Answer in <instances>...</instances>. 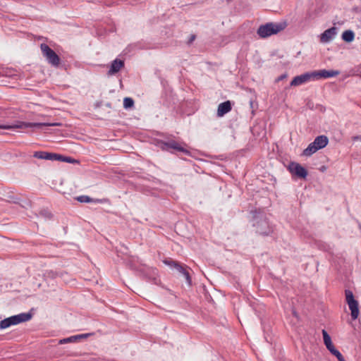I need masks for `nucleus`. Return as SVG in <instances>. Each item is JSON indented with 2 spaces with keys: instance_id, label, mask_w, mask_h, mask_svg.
<instances>
[{
  "instance_id": "nucleus-1",
  "label": "nucleus",
  "mask_w": 361,
  "mask_h": 361,
  "mask_svg": "<svg viewBox=\"0 0 361 361\" xmlns=\"http://www.w3.org/2000/svg\"><path fill=\"white\" fill-rule=\"evenodd\" d=\"M252 226L255 227L256 232L261 235H269L271 232L267 218L259 212L252 213Z\"/></svg>"
},
{
  "instance_id": "nucleus-2",
  "label": "nucleus",
  "mask_w": 361,
  "mask_h": 361,
  "mask_svg": "<svg viewBox=\"0 0 361 361\" xmlns=\"http://www.w3.org/2000/svg\"><path fill=\"white\" fill-rule=\"evenodd\" d=\"M286 27L285 23H269L259 26L257 30V34L262 38L276 35L283 30Z\"/></svg>"
},
{
  "instance_id": "nucleus-3",
  "label": "nucleus",
  "mask_w": 361,
  "mask_h": 361,
  "mask_svg": "<svg viewBox=\"0 0 361 361\" xmlns=\"http://www.w3.org/2000/svg\"><path fill=\"white\" fill-rule=\"evenodd\" d=\"M32 318L30 313H20L6 318L0 322V329H5L11 326L29 321Z\"/></svg>"
},
{
  "instance_id": "nucleus-4",
  "label": "nucleus",
  "mask_w": 361,
  "mask_h": 361,
  "mask_svg": "<svg viewBox=\"0 0 361 361\" xmlns=\"http://www.w3.org/2000/svg\"><path fill=\"white\" fill-rule=\"evenodd\" d=\"M328 138L325 135L317 136L308 147L303 151V155L310 157L319 149L325 147L328 144Z\"/></svg>"
},
{
  "instance_id": "nucleus-5",
  "label": "nucleus",
  "mask_w": 361,
  "mask_h": 361,
  "mask_svg": "<svg viewBox=\"0 0 361 361\" xmlns=\"http://www.w3.org/2000/svg\"><path fill=\"white\" fill-rule=\"evenodd\" d=\"M57 126L56 123H27L23 121H17L12 125H1L0 129L13 130L16 128L25 129L28 128H39L42 126Z\"/></svg>"
},
{
  "instance_id": "nucleus-6",
  "label": "nucleus",
  "mask_w": 361,
  "mask_h": 361,
  "mask_svg": "<svg viewBox=\"0 0 361 361\" xmlns=\"http://www.w3.org/2000/svg\"><path fill=\"white\" fill-rule=\"evenodd\" d=\"M160 147L163 150L169 151L171 149H173L176 152H180L187 155L190 154L188 148L186 147V145L178 142L173 140H169L168 142H161L160 144Z\"/></svg>"
},
{
  "instance_id": "nucleus-7",
  "label": "nucleus",
  "mask_w": 361,
  "mask_h": 361,
  "mask_svg": "<svg viewBox=\"0 0 361 361\" xmlns=\"http://www.w3.org/2000/svg\"><path fill=\"white\" fill-rule=\"evenodd\" d=\"M345 299L348 305L349 309L351 312V317L353 319H356L359 316L358 302L355 300L353 294L350 290H345Z\"/></svg>"
},
{
  "instance_id": "nucleus-8",
  "label": "nucleus",
  "mask_w": 361,
  "mask_h": 361,
  "mask_svg": "<svg viewBox=\"0 0 361 361\" xmlns=\"http://www.w3.org/2000/svg\"><path fill=\"white\" fill-rule=\"evenodd\" d=\"M41 50L49 63L58 66L60 62L58 55L46 44H41Z\"/></svg>"
},
{
  "instance_id": "nucleus-9",
  "label": "nucleus",
  "mask_w": 361,
  "mask_h": 361,
  "mask_svg": "<svg viewBox=\"0 0 361 361\" xmlns=\"http://www.w3.org/2000/svg\"><path fill=\"white\" fill-rule=\"evenodd\" d=\"M338 34V28L336 27H332L326 30L323 33H322L319 37V41L322 44H328L331 42L337 35Z\"/></svg>"
},
{
  "instance_id": "nucleus-10",
  "label": "nucleus",
  "mask_w": 361,
  "mask_h": 361,
  "mask_svg": "<svg viewBox=\"0 0 361 361\" xmlns=\"http://www.w3.org/2000/svg\"><path fill=\"white\" fill-rule=\"evenodd\" d=\"M313 75V80H318L322 78H329L337 76L340 72L338 71L330 70L327 71L325 69L312 71Z\"/></svg>"
},
{
  "instance_id": "nucleus-11",
  "label": "nucleus",
  "mask_w": 361,
  "mask_h": 361,
  "mask_svg": "<svg viewBox=\"0 0 361 361\" xmlns=\"http://www.w3.org/2000/svg\"><path fill=\"white\" fill-rule=\"evenodd\" d=\"M288 169L292 174L295 175L299 178H305L307 176V170L298 163H290Z\"/></svg>"
},
{
  "instance_id": "nucleus-12",
  "label": "nucleus",
  "mask_w": 361,
  "mask_h": 361,
  "mask_svg": "<svg viewBox=\"0 0 361 361\" xmlns=\"http://www.w3.org/2000/svg\"><path fill=\"white\" fill-rule=\"evenodd\" d=\"M310 81H314L312 73L307 72L295 77L290 82V86H299Z\"/></svg>"
},
{
  "instance_id": "nucleus-13",
  "label": "nucleus",
  "mask_w": 361,
  "mask_h": 361,
  "mask_svg": "<svg viewBox=\"0 0 361 361\" xmlns=\"http://www.w3.org/2000/svg\"><path fill=\"white\" fill-rule=\"evenodd\" d=\"M124 67V61L116 59L109 66L108 75H114L118 73Z\"/></svg>"
},
{
  "instance_id": "nucleus-14",
  "label": "nucleus",
  "mask_w": 361,
  "mask_h": 361,
  "mask_svg": "<svg viewBox=\"0 0 361 361\" xmlns=\"http://www.w3.org/2000/svg\"><path fill=\"white\" fill-rule=\"evenodd\" d=\"M164 262L167 265L176 269L178 272L182 274L189 285L191 283V279L189 276V274L184 269V268L181 265L172 260H166L164 261Z\"/></svg>"
},
{
  "instance_id": "nucleus-15",
  "label": "nucleus",
  "mask_w": 361,
  "mask_h": 361,
  "mask_svg": "<svg viewBox=\"0 0 361 361\" xmlns=\"http://www.w3.org/2000/svg\"><path fill=\"white\" fill-rule=\"evenodd\" d=\"M34 157L45 160H59L62 158V156L58 154L54 153H49L45 152H35L34 154Z\"/></svg>"
},
{
  "instance_id": "nucleus-16",
  "label": "nucleus",
  "mask_w": 361,
  "mask_h": 361,
  "mask_svg": "<svg viewBox=\"0 0 361 361\" xmlns=\"http://www.w3.org/2000/svg\"><path fill=\"white\" fill-rule=\"evenodd\" d=\"M231 110V104L230 101L221 103L217 109V116L221 117Z\"/></svg>"
},
{
  "instance_id": "nucleus-17",
  "label": "nucleus",
  "mask_w": 361,
  "mask_h": 361,
  "mask_svg": "<svg viewBox=\"0 0 361 361\" xmlns=\"http://www.w3.org/2000/svg\"><path fill=\"white\" fill-rule=\"evenodd\" d=\"M341 38L344 42H351L355 39V33L350 30H345L343 32Z\"/></svg>"
},
{
  "instance_id": "nucleus-18",
  "label": "nucleus",
  "mask_w": 361,
  "mask_h": 361,
  "mask_svg": "<svg viewBox=\"0 0 361 361\" xmlns=\"http://www.w3.org/2000/svg\"><path fill=\"white\" fill-rule=\"evenodd\" d=\"M77 342H78V338L75 335V336H72L59 340V344H66V343H77Z\"/></svg>"
},
{
  "instance_id": "nucleus-19",
  "label": "nucleus",
  "mask_w": 361,
  "mask_h": 361,
  "mask_svg": "<svg viewBox=\"0 0 361 361\" xmlns=\"http://www.w3.org/2000/svg\"><path fill=\"white\" fill-rule=\"evenodd\" d=\"M134 104L133 100L130 97H126L123 99V106L125 109L131 108Z\"/></svg>"
},
{
  "instance_id": "nucleus-20",
  "label": "nucleus",
  "mask_w": 361,
  "mask_h": 361,
  "mask_svg": "<svg viewBox=\"0 0 361 361\" xmlns=\"http://www.w3.org/2000/svg\"><path fill=\"white\" fill-rule=\"evenodd\" d=\"M322 335H323V339L324 343L325 345H330V343H332L331 338L330 336L328 334V333L325 330H322Z\"/></svg>"
},
{
  "instance_id": "nucleus-21",
  "label": "nucleus",
  "mask_w": 361,
  "mask_h": 361,
  "mask_svg": "<svg viewBox=\"0 0 361 361\" xmlns=\"http://www.w3.org/2000/svg\"><path fill=\"white\" fill-rule=\"evenodd\" d=\"M77 200L80 202H90L91 201V199L85 195L79 196Z\"/></svg>"
},
{
  "instance_id": "nucleus-22",
  "label": "nucleus",
  "mask_w": 361,
  "mask_h": 361,
  "mask_svg": "<svg viewBox=\"0 0 361 361\" xmlns=\"http://www.w3.org/2000/svg\"><path fill=\"white\" fill-rule=\"evenodd\" d=\"M332 354L338 358V361H345L343 355L338 350H334Z\"/></svg>"
},
{
  "instance_id": "nucleus-23",
  "label": "nucleus",
  "mask_w": 361,
  "mask_h": 361,
  "mask_svg": "<svg viewBox=\"0 0 361 361\" xmlns=\"http://www.w3.org/2000/svg\"><path fill=\"white\" fill-rule=\"evenodd\" d=\"M59 161H62L67 162V163H73L74 162L73 159H72L71 157H63V156H62V158H61V159H59Z\"/></svg>"
},
{
  "instance_id": "nucleus-24",
  "label": "nucleus",
  "mask_w": 361,
  "mask_h": 361,
  "mask_svg": "<svg viewBox=\"0 0 361 361\" xmlns=\"http://www.w3.org/2000/svg\"><path fill=\"white\" fill-rule=\"evenodd\" d=\"M89 336H90L89 334L75 335V336L78 338V342H79L81 339L87 338Z\"/></svg>"
},
{
  "instance_id": "nucleus-25",
  "label": "nucleus",
  "mask_w": 361,
  "mask_h": 361,
  "mask_svg": "<svg viewBox=\"0 0 361 361\" xmlns=\"http://www.w3.org/2000/svg\"><path fill=\"white\" fill-rule=\"evenodd\" d=\"M326 347L331 353H333L334 350H336L332 343H330V345H329V344L326 345Z\"/></svg>"
},
{
  "instance_id": "nucleus-26",
  "label": "nucleus",
  "mask_w": 361,
  "mask_h": 361,
  "mask_svg": "<svg viewBox=\"0 0 361 361\" xmlns=\"http://www.w3.org/2000/svg\"><path fill=\"white\" fill-rule=\"evenodd\" d=\"M353 140L354 141H356V140H360L361 141V135H359V136H355L353 137Z\"/></svg>"
},
{
  "instance_id": "nucleus-27",
  "label": "nucleus",
  "mask_w": 361,
  "mask_h": 361,
  "mask_svg": "<svg viewBox=\"0 0 361 361\" xmlns=\"http://www.w3.org/2000/svg\"><path fill=\"white\" fill-rule=\"evenodd\" d=\"M360 230H361V226H360Z\"/></svg>"
}]
</instances>
